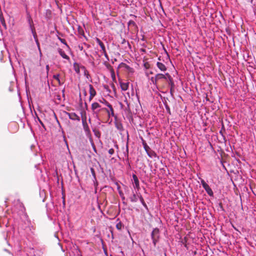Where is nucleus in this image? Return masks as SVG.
<instances>
[{
  "label": "nucleus",
  "instance_id": "nucleus-1",
  "mask_svg": "<svg viewBox=\"0 0 256 256\" xmlns=\"http://www.w3.org/2000/svg\"><path fill=\"white\" fill-rule=\"evenodd\" d=\"M102 108H102L101 106L98 102H94L92 104L91 108L93 112V114H94L95 115L96 117L98 120H100L101 117L100 112L102 111H104Z\"/></svg>",
  "mask_w": 256,
  "mask_h": 256
},
{
  "label": "nucleus",
  "instance_id": "nucleus-2",
  "mask_svg": "<svg viewBox=\"0 0 256 256\" xmlns=\"http://www.w3.org/2000/svg\"><path fill=\"white\" fill-rule=\"evenodd\" d=\"M151 238L154 246L158 242L160 238V231L158 228H154L151 232Z\"/></svg>",
  "mask_w": 256,
  "mask_h": 256
},
{
  "label": "nucleus",
  "instance_id": "nucleus-3",
  "mask_svg": "<svg viewBox=\"0 0 256 256\" xmlns=\"http://www.w3.org/2000/svg\"><path fill=\"white\" fill-rule=\"evenodd\" d=\"M162 79L167 80L166 74H156L154 77H152L151 81L154 84H156L158 82Z\"/></svg>",
  "mask_w": 256,
  "mask_h": 256
},
{
  "label": "nucleus",
  "instance_id": "nucleus-4",
  "mask_svg": "<svg viewBox=\"0 0 256 256\" xmlns=\"http://www.w3.org/2000/svg\"><path fill=\"white\" fill-rule=\"evenodd\" d=\"M108 108H103L102 110L106 112L108 118H110L111 116H112L114 117L116 119L117 116L114 114V110L112 104L108 106Z\"/></svg>",
  "mask_w": 256,
  "mask_h": 256
},
{
  "label": "nucleus",
  "instance_id": "nucleus-5",
  "mask_svg": "<svg viewBox=\"0 0 256 256\" xmlns=\"http://www.w3.org/2000/svg\"><path fill=\"white\" fill-rule=\"evenodd\" d=\"M27 20L32 32H36L34 27V26L32 20L29 14H27Z\"/></svg>",
  "mask_w": 256,
  "mask_h": 256
},
{
  "label": "nucleus",
  "instance_id": "nucleus-6",
  "mask_svg": "<svg viewBox=\"0 0 256 256\" xmlns=\"http://www.w3.org/2000/svg\"><path fill=\"white\" fill-rule=\"evenodd\" d=\"M132 178L134 182V187L138 191L140 188L138 179L136 174H133Z\"/></svg>",
  "mask_w": 256,
  "mask_h": 256
},
{
  "label": "nucleus",
  "instance_id": "nucleus-7",
  "mask_svg": "<svg viewBox=\"0 0 256 256\" xmlns=\"http://www.w3.org/2000/svg\"><path fill=\"white\" fill-rule=\"evenodd\" d=\"M166 76L167 77V80H166L168 82V84L170 86V92H172V88L174 86V83L173 82L172 78L168 73H166Z\"/></svg>",
  "mask_w": 256,
  "mask_h": 256
},
{
  "label": "nucleus",
  "instance_id": "nucleus-8",
  "mask_svg": "<svg viewBox=\"0 0 256 256\" xmlns=\"http://www.w3.org/2000/svg\"><path fill=\"white\" fill-rule=\"evenodd\" d=\"M66 114L68 116V118L72 120H80V116L74 112H67Z\"/></svg>",
  "mask_w": 256,
  "mask_h": 256
},
{
  "label": "nucleus",
  "instance_id": "nucleus-9",
  "mask_svg": "<svg viewBox=\"0 0 256 256\" xmlns=\"http://www.w3.org/2000/svg\"><path fill=\"white\" fill-rule=\"evenodd\" d=\"M132 195L130 196L129 198L131 202H135L138 201V196L137 194V191H136V193L132 192Z\"/></svg>",
  "mask_w": 256,
  "mask_h": 256
},
{
  "label": "nucleus",
  "instance_id": "nucleus-10",
  "mask_svg": "<svg viewBox=\"0 0 256 256\" xmlns=\"http://www.w3.org/2000/svg\"><path fill=\"white\" fill-rule=\"evenodd\" d=\"M58 52L59 54L60 55V56L63 58H64V59H66V60H70L69 56L66 54L64 52L62 49L58 48Z\"/></svg>",
  "mask_w": 256,
  "mask_h": 256
},
{
  "label": "nucleus",
  "instance_id": "nucleus-11",
  "mask_svg": "<svg viewBox=\"0 0 256 256\" xmlns=\"http://www.w3.org/2000/svg\"><path fill=\"white\" fill-rule=\"evenodd\" d=\"M32 33L33 34L34 38L36 42V45H37L38 48V50L40 51V54L41 55L42 54V52H41V50H40V43H39L38 39L37 38V36H36V32H32Z\"/></svg>",
  "mask_w": 256,
  "mask_h": 256
},
{
  "label": "nucleus",
  "instance_id": "nucleus-12",
  "mask_svg": "<svg viewBox=\"0 0 256 256\" xmlns=\"http://www.w3.org/2000/svg\"><path fill=\"white\" fill-rule=\"evenodd\" d=\"M156 66L158 68L162 71H166V66L160 62H157Z\"/></svg>",
  "mask_w": 256,
  "mask_h": 256
},
{
  "label": "nucleus",
  "instance_id": "nucleus-13",
  "mask_svg": "<svg viewBox=\"0 0 256 256\" xmlns=\"http://www.w3.org/2000/svg\"><path fill=\"white\" fill-rule=\"evenodd\" d=\"M120 88L122 90L126 91L128 88L129 83L128 82H120Z\"/></svg>",
  "mask_w": 256,
  "mask_h": 256
},
{
  "label": "nucleus",
  "instance_id": "nucleus-14",
  "mask_svg": "<svg viewBox=\"0 0 256 256\" xmlns=\"http://www.w3.org/2000/svg\"><path fill=\"white\" fill-rule=\"evenodd\" d=\"M90 94L92 96H94L96 94V92L92 84H89Z\"/></svg>",
  "mask_w": 256,
  "mask_h": 256
},
{
  "label": "nucleus",
  "instance_id": "nucleus-15",
  "mask_svg": "<svg viewBox=\"0 0 256 256\" xmlns=\"http://www.w3.org/2000/svg\"><path fill=\"white\" fill-rule=\"evenodd\" d=\"M138 198H139L143 206L146 209L148 210V206L146 202H144V199L140 194H138Z\"/></svg>",
  "mask_w": 256,
  "mask_h": 256
},
{
  "label": "nucleus",
  "instance_id": "nucleus-16",
  "mask_svg": "<svg viewBox=\"0 0 256 256\" xmlns=\"http://www.w3.org/2000/svg\"><path fill=\"white\" fill-rule=\"evenodd\" d=\"M96 42L100 46V48L102 49V52H104V51L106 50L104 44H103V42L99 38H96Z\"/></svg>",
  "mask_w": 256,
  "mask_h": 256
},
{
  "label": "nucleus",
  "instance_id": "nucleus-17",
  "mask_svg": "<svg viewBox=\"0 0 256 256\" xmlns=\"http://www.w3.org/2000/svg\"><path fill=\"white\" fill-rule=\"evenodd\" d=\"M82 126L86 134H89L90 133V130L87 122L82 124Z\"/></svg>",
  "mask_w": 256,
  "mask_h": 256
},
{
  "label": "nucleus",
  "instance_id": "nucleus-18",
  "mask_svg": "<svg viewBox=\"0 0 256 256\" xmlns=\"http://www.w3.org/2000/svg\"><path fill=\"white\" fill-rule=\"evenodd\" d=\"M142 144L143 147H144V150H146V152H148L150 150V148L147 144L146 141L143 138H142Z\"/></svg>",
  "mask_w": 256,
  "mask_h": 256
},
{
  "label": "nucleus",
  "instance_id": "nucleus-19",
  "mask_svg": "<svg viewBox=\"0 0 256 256\" xmlns=\"http://www.w3.org/2000/svg\"><path fill=\"white\" fill-rule=\"evenodd\" d=\"M146 154L150 158L157 156V154H156V153L151 149L148 152H146Z\"/></svg>",
  "mask_w": 256,
  "mask_h": 256
},
{
  "label": "nucleus",
  "instance_id": "nucleus-20",
  "mask_svg": "<svg viewBox=\"0 0 256 256\" xmlns=\"http://www.w3.org/2000/svg\"><path fill=\"white\" fill-rule=\"evenodd\" d=\"M110 75H111V78H112L113 82H116V77L114 71L113 69H112L110 70Z\"/></svg>",
  "mask_w": 256,
  "mask_h": 256
},
{
  "label": "nucleus",
  "instance_id": "nucleus-21",
  "mask_svg": "<svg viewBox=\"0 0 256 256\" xmlns=\"http://www.w3.org/2000/svg\"><path fill=\"white\" fill-rule=\"evenodd\" d=\"M205 190L210 196H214L212 190L210 186L206 188Z\"/></svg>",
  "mask_w": 256,
  "mask_h": 256
},
{
  "label": "nucleus",
  "instance_id": "nucleus-22",
  "mask_svg": "<svg viewBox=\"0 0 256 256\" xmlns=\"http://www.w3.org/2000/svg\"><path fill=\"white\" fill-rule=\"evenodd\" d=\"M81 68L84 70V76L87 78H89L90 77V75L89 74L88 70H86V68L84 66H81Z\"/></svg>",
  "mask_w": 256,
  "mask_h": 256
},
{
  "label": "nucleus",
  "instance_id": "nucleus-23",
  "mask_svg": "<svg viewBox=\"0 0 256 256\" xmlns=\"http://www.w3.org/2000/svg\"><path fill=\"white\" fill-rule=\"evenodd\" d=\"M99 102L104 104L106 106H108L110 104L104 98H102V100H100Z\"/></svg>",
  "mask_w": 256,
  "mask_h": 256
},
{
  "label": "nucleus",
  "instance_id": "nucleus-24",
  "mask_svg": "<svg viewBox=\"0 0 256 256\" xmlns=\"http://www.w3.org/2000/svg\"><path fill=\"white\" fill-rule=\"evenodd\" d=\"M74 69L75 72L77 74H79L80 72V68L79 66V65L76 63H74Z\"/></svg>",
  "mask_w": 256,
  "mask_h": 256
},
{
  "label": "nucleus",
  "instance_id": "nucleus-25",
  "mask_svg": "<svg viewBox=\"0 0 256 256\" xmlns=\"http://www.w3.org/2000/svg\"><path fill=\"white\" fill-rule=\"evenodd\" d=\"M58 39L59 40L62 44H65L66 47L68 48H70V46H68V45L67 44L66 42V40L64 39V38H60V37H58Z\"/></svg>",
  "mask_w": 256,
  "mask_h": 256
},
{
  "label": "nucleus",
  "instance_id": "nucleus-26",
  "mask_svg": "<svg viewBox=\"0 0 256 256\" xmlns=\"http://www.w3.org/2000/svg\"><path fill=\"white\" fill-rule=\"evenodd\" d=\"M116 126L119 130H123V126L120 122H116Z\"/></svg>",
  "mask_w": 256,
  "mask_h": 256
},
{
  "label": "nucleus",
  "instance_id": "nucleus-27",
  "mask_svg": "<svg viewBox=\"0 0 256 256\" xmlns=\"http://www.w3.org/2000/svg\"><path fill=\"white\" fill-rule=\"evenodd\" d=\"M122 224L121 222H118L116 224V228L118 230H120L122 228Z\"/></svg>",
  "mask_w": 256,
  "mask_h": 256
},
{
  "label": "nucleus",
  "instance_id": "nucleus-28",
  "mask_svg": "<svg viewBox=\"0 0 256 256\" xmlns=\"http://www.w3.org/2000/svg\"><path fill=\"white\" fill-rule=\"evenodd\" d=\"M82 124L86 122V117L85 116H83L82 114Z\"/></svg>",
  "mask_w": 256,
  "mask_h": 256
},
{
  "label": "nucleus",
  "instance_id": "nucleus-29",
  "mask_svg": "<svg viewBox=\"0 0 256 256\" xmlns=\"http://www.w3.org/2000/svg\"><path fill=\"white\" fill-rule=\"evenodd\" d=\"M128 26L132 25V26H136V24L134 21L130 20L128 22Z\"/></svg>",
  "mask_w": 256,
  "mask_h": 256
},
{
  "label": "nucleus",
  "instance_id": "nucleus-30",
  "mask_svg": "<svg viewBox=\"0 0 256 256\" xmlns=\"http://www.w3.org/2000/svg\"><path fill=\"white\" fill-rule=\"evenodd\" d=\"M59 76H60V74H54L53 76V78L54 79H55L56 80H59Z\"/></svg>",
  "mask_w": 256,
  "mask_h": 256
},
{
  "label": "nucleus",
  "instance_id": "nucleus-31",
  "mask_svg": "<svg viewBox=\"0 0 256 256\" xmlns=\"http://www.w3.org/2000/svg\"><path fill=\"white\" fill-rule=\"evenodd\" d=\"M102 53L104 54V56L106 57V58L108 60H109V58H108V56L106 53V50L104 51V52H102Z\"/></svg>",
  "mask_w": 256,
  "mask_h": 256
},
{
  "label": "nucleus",
  "instance_id": "nucleus-32",
  "mask_svg": "<svg viewBox=\"0 0 256 256\" xmlns=\"http://www.w3.org/2000/svg\"><path fill=\"white\" fill-rule=\"evenodd\" d=\"M108 153L110 155H112L114 154V150L113 148H110L108 150Z\"/></svg>",
  "mask_w": 256,
  "mask_h": 256
},
{
  "label": "nucleus",
  "instance_id": "nucleus-33",
  "mask_svg": "<svg viewBox=\"0 0 256 256\" xmlns=\"http://www.w3.org/2000/svg\"><path fill=\"white\" fill-rule=\"evenodd\" d=\"M202 186L203 188L206 190L208 186H210L206 183L204 184Z\"/></svg>",
  "mask_w": 256,
  "mask_h": 256
},
{
  "label": "nucleus",
  "instance_id": "nucleus-34",
  "mask_svg": "<svg viewBox=\"0 0 256 256\" xmlns=\"http://www.w3.org/2000/svg\"><path fill=\"white\" fill-rule=\"evenodd\" d=\"M2 12H0V20L2 22L3 21H4V18L2 16Z\"/></svg>",
  "mask_w": 256,
  "mask_h": 256
},
{
  "label": "nucleus",
  "instance_id": "nucleus-35",
  "mask_svg": "<svg viewBox=\"0 0 256 256\" xmlns=\"http://www.w3.org/2000/svg\"><path fill=\"white\" fill-rule=\"evenodd\" d=\"M200 182H201L202 185H203L204 184L206 183L205 182V181L204 180H202V179L201 180Z\"/></svg>",
  "mask_w": 256,
  "mask_h": 256
},
{
  "label": "nucleus",
  "instance_id": "nucleus-36",
  "mask_svg": "<svg viewBox=\"0 0 256 256\" xmlns=\"http://www.w3.org/2000/svg\"><path fill=\"white\" fill-rule=\"evenodd\" d=\"M94 97V96H92L90 94L89 100L90 101Z\"/></svg>",
  "mask_w": 256,
  "mask_h": 256
},
{
  "label": "nucleus",
  "instance_id": "nucleus-37",
  "mask_svg": "<svg viewBox=\"0 0 256 256\" xmlns=\"http://www.w3.org/2000/svg\"><path fill=\"white\" fill-rule=\"evenodd\" d=\"M57 81H58V84H59L60 85H61V84H62V82H60V78H59V80H57Z\"/></svg>",
  "mask_w": 256,
  "mask_h": 256
},
{
  "label": "nucleus",
  "instance_id": "nucleus-38",
  "mask_svg": "<svg viewBox=\"0 0 256 256\" xmlns=\"http://www.w3.org/2000/svg\"><path fill=\"white\" fill-rule=\"evenodd\" d=\"M46 69L48 72L49 70V66L48 65L46 66Z\"/></svg>",
  "mask_w": 256,
  "mask_h": 256
},
{
  "label": "nucleus",
  "instance_id": "nucleus-39",
  "mask_svg": "<svg viewBox=\"0 0 256 256\" xmlns=\"http://www.w3.org/2000/svg\"><path fill=\"white\" fill-rule=\"evenodd\" d=\"M126 42V40H125L124 39V40H122V43L123 44H124Z\"/></svg>",
  "mask_w": 256,
  "mask_h": 256
},
{
  "label": "nucleus",
  "instance_id": "nucleus-40",
  "mask_svg": "<svg viewBox=\"0 0 256 256\" xmlns=\"http://www.w3.org/2000/svg\"><path fill=\"white\" fill-rule=\"evenodd\" d=\"M63 205H64V206H65V201H64V199L63 200Z\"/></svg>",
  "mask_w": 256,
  "mask_h": 256
},
{
  "label": "nucleus",
  "instance_id": "nucleus-41",
  "mask_svg": "<svg viewBox=\"0 0 256 256\" xmlns=\"http://www.w3.org/2000/svg\"><path fill=\"white\" fill-rule=\"evenodd\" d=\"M84 96L86 95V90H84Z\"/></svg>",
  "mask_w": 256,
  "mask_h": 256
},
{
  "label": "nucleus",
  "instance_id": "nucleus-42",
  "mask_svg": "<svg viewBox=\"0 0 256 256\" xmlns=\"http://www.w3.org/2000/svg\"><path fill=\"white\" fill-rule=\"evenodd\" d=\"M112 87L114 88V84H112Z\"/></svg>",
  "mask_w": 256,
  "mask_h": 256
},
{
  "label": "nucleus",
  "instance_id": "nucleus-43",
  "mask_svg": "<svg viewBox=\"0 0 256 256\" xmlns=\"http://www.w3.org/2000/svg\"><path fill=\"white\" fill-rule=\"evenodd\" d=\"M126 151L128 152V146H126Z\"/></svg>",
  "mask_w": 256,
  "mask_h": 256
},
{
  "label": "nucleus",
  "instance_id": "nucleus-44",
  "mask_svg": "<svg viewBox=\"0 0 256 256\" xmlns=\"http://www.w3.org/2000/svg\"><path fill=\"white\" fill-rule=\"evenodd\" d=\"M40 124H42V125L43 126H44L43 123H42L41 121H40Z\"/></svg>",
  "mask_w": 256,
  "mask_h": 256
},
{
  "label": "nucleus",
  "instance_id": "nucleus-45",
  "mask_svg": "<svg viewBox=\"0 0 256 256\" xmlns=\"http://www.w3.org/2000/svg\"><path fill=\"white\" fill-rule=\"evenodd\" d=\"M91 170H92V172H94V169H93V168H91Z\"/></svg>",
  "mask_w": 256,
  "mask_h": 256
},
{
  "label": "nucleus",
  "instance_id": "nucleus-46",
  "mask_svg": "<svg viewBox=\"0 0 256 256\" xmlns=\"http://www.w3.org/2000/svg\"><path fill=\"white\" fill-rule=\"evenodd\" d=\"M142 52H145V50H144V49H142Z\"/></svg>",
  "mask_w": 256,
  "mask_h": 256
},
{
  "label": "nucleus",
  "instance_id": "nucleus-47",
  "mask_svg": "<svg viewBox=\"0 0 256 256\" xmlns=\"http://www.w3.org/2000/svg\"><path fill=\"white\" fill-rule=\"evenodd\" d=\"M122 200H124V199H125V198H124V196H122Z\"/></svg>",
  "mask_w": 256,
  "mask_h": 256
},
{
  "label": "nucleus",
  "instance_id": "nucleus-48",
  "mask_svg": "<svg viewBox=\"0 0 256 256\" xmlns=\"http://www.w3.org/2000/svg\"><path fill=\"white\" fill-rule=\"evenodd\" d=\"M120 195L122 194L121 192H120Z\"/></svg>",
  "mask_w": 256,
  "mask_h": 256
},
{
  "label": "nucleus",
  "instance_id": "nucleus-49",
  "mask_svg": "<svg viewBox=\"0 0 256 256\" xmlns=\"http://www.w3.org/2000/svg\"><path fill=\"white\" fill-rule=\"evenodd\" d=\"M255 245H256V244H255Z\"/></svg>",
  "mask_w": 256,
  "mask_h": 256
}]
</instances>
